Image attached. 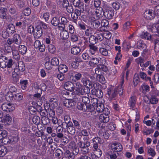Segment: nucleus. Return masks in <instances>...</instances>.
<instances>
[{"mask_svg": "<svg viewBox=\"0 0 159 159\" xmlns=\"http://www.w3.org/2000/svg\"><path fill=\"white\" fill-rule=\"evenodd\" d=\"M66 129L67 132L71 135H73L75 133V127L73 126V123L70 124V126H69Z\"/></svg>", "mask_w": 159, "mask_h": 159, "instance_id": "7c9ffc66", "label": "nucleus"}, {"mask_svg": "<svg viewBox=\"0 0 159 159\" xmlns=\"http://www.w3.org/2000/svg\"><path fill=\"white\" fill-rule=\"evenodd\" d=\"M51 64L52 66H58L59 64V60L56 57H53L51 60Z\"/></svg>", "mask_w": 159, "mask_h": 159, "instance_id": "79ce46f5", "label": "nucleus"}, {"mask_svg": "<svg viewBox=\"0 0 159 159\" xmlns=\"http://www.w3.org/2000/svg\"><path fill=\"white\" fill-rule=\"evenodd\" d=\"M14 96L12 93L8 92L5 95V98L8 101H14Z\"/></svg>", "mask_w": 159, "mask_h": 159, "instance_id": "c85d7f7f", "label": "nucleus"}, {"mask_svg": "<svg viewBox=\"0 0 159 159\" xmlns=\"http://www.w3.org/2000/svg\"><path fill=\"white\" fill-rule=\"evenodd\" d=\"M152 42H153L154 44V48L156 49H159V35H152Z\"/></svg>", "mask_w": 159, "mask_h": 159, "instance_id": "1a4fd4ad", "label": "nucleus"}, {"mask_svg": "<svg viewBox=\"0 0 159 159\" xmlns=\"http://www.w3.org/2000/svg\"><path fill=\"white\" fill-rule=\"evenodd\" d=\"M89 139L88 137H84L83 140L80 141L78 143L79 148L83 154H86L89 152V147L90 145Z\"/></svg>", "mask_w": 159, "mask_h": 159, "instance_id": "f257e3e1", "label": "nucleus"}, {"mask_svg": "<svg viewBox=\"0 0 159 159\" xmlns=\"http://www.w3.org/2000/svg\"><path fill=\"white\" fill-rule=\"evenodd\" d=\"M107 95V97L111 99L114 98L116 95V89L113 90L111 88H109L108 89Z\"/></svg>", "mask_w": 159, "mask_h": 159, "instance_id": "ddd939ff", "label": "nucleus"}, {"mask_svg": "<svg viewBox=\"0 0 159 159\" xmlns=\"http://www.w3.org/2000/svg\"><path fill=\"white\" fill-rule=\"evenodd\" d=\"M89 42L90 44H94L98 42L95 36L92 35L90 36L89 39Z\"/></svg>", "mask_w": 159, "mask_h": 159, "instance_id": "4c0bfd02", "label": "nucleus"}, {"mask_svg": "<svg viewBox=\"0 0 159 159\" xmlns=\"http://www.w3.org/2000/svg\"><path fill=\"white\" fill-rule=\"evenodd\" d=\"M14 43L17 45H20L21 42V39L20 36L17 34H15L13 37Z\"/></svg>", "mask_w": 159, "mask_h": 159, "instance_id": "aec40b11", "label": "nucleus"}, {"mask_svg": "<svg viewBox=\"0 0 159 159\" xmlns=\"http://www.w3.org/2000/svg\"><path fill=\"white\" fill-rule=\"evenodd\" d=\"M20 84L21 88L23 89H25L27 87L28 82L27 80H21L20 81Z\"/></svg>", "mask_w": 159, "mask_h": 159, "instance_id": "e433bc0d", "label": "nucleus"}, {"mask_svg": "<svg viewBox=\"0 0 159 159\" xmlns=\"http://www.w3.org/2000/svg\"><path fill=\"white\" fill-rule=\"evenodd\" d=\"M7 11L6 8L0 7V16L1 18L3 19L7 18Z\"/></svg>", "mask_w": 159, "mask_h": 159, "instance_id": "5701e85b", "label": "nucleus"}, {"mask_svg": "<svg viewBox=\"0 0 159 159\" xmlns=\"http://www.w3.org/2000/svg\"><path fill=\"white\" fill-rule=\"evenodd\" d=\"M53 37L51 34H49L46 37L45 42L47 44L50 43L51 41H52Z\"/></svg>", "mask_w": 159, "mask_h": 159, "instance_id": "052dcab7", "label": "nucleus"}, {"mask_svg": "<svg viewBox=\"0 0 159 159\" xmlns=\"http://www.w3.org/2000/svg\"><path fill=\"white\" fill-rule=\"evenodd\" d=\"M7 151L6 147L0 145V157L4 156L6 154Z\"/></svg>", "mask_w": 159, "mask_h": 159, "instance_id": "a878e982", "label": "nucleus"}, {"mask_svg": "<svg viewBox=\"0 0 159 159\" xmlns=\"http://www.w3.org/2000/svg\"><path fill=\"white\" fill-rule=\"evenodd\" d=\"M136 97L135 96H132L130 98L129 102V106L132 108L134 107L136 103Z\"/></svg>", "mask_w": 159, "mask_h": 159, "instance_id": "bb28decb", "label": "nucleus"}, {"mask_svg": "<svg viewBox=\"0 0 159 159\" xmlns=\"http://www.w3.org/2000/svg\"><path fill=\"white\" fill-rule=\"evenodd\" d=\"M65 88L66 90L70 92L74 91L75 89L74 84L71 81H67L65 83L64 85Z\"/></svg>", "mask_w": 159, "mask_h": 159, "instance_id": "0eeeda50", "label": "nucleus"}, {"mask_svg": "<svg viewBox=\"0 0 159 159\" xmlns=\"http://www.w3.org/2000/svg\"><path fill=\"white\" fill-rule=\"evenodd\" d=\"M43 34L42 29L40 26L37 25L34 30V38L38 39Z\"/></svg>", "mask_w": 159, "mask_h": 159, "instance_id": "20e7f679", "label": "nucleus"}, {"mask_svg": "<svg viewBox=\"0 0 159 159\" xmlns=\"http://www.w3.org/2000/svg\"><path fill=\"white\" fill-rule=\"evenodd\" d=\"M97 79L102 84H104L105 82V80L104 76L101 74L97 75Z\"/></svg>", "mask_w": 159, "mask_h": 159, "instance_id": "09e8293b", "label": "nucleus"}, {"mask_svg": "<svg viewBox=\"0 0 159 159\" xmlns=\"http://www.w3.org/2000/svg\"><path fill=\"white\" fill-rule=\"evenodd\" d=\"M23 13L25 16H28L31 13V10L29 7H26L23 11Z\"/></svg>", "mask_w": 159, "mask_h": 159, "instance_id": "774afa93", "label": "nucleus"}, {"mask_svg": "<svg viewBox=\"0 0 159 159\" xmlns=\"http://www.w3.org/2000/svg\"><path fill=\"white\" fill-rule=\"evenodd\" d=\"M110 111H108L106 113H103L99 116L100 121L102 122L107 123L109 120V116L108 115L110 114Z\"/></svg>", "mask_w": 159, "mask_h": 159, "instance_id": "39448f33", "label": "nucleus"}, {"mask_svg": "<svg viewBox=\"0 0 159 159\" xmlns=\"http://www.w3.org/2000/svg\"><path fill=\"white\" fill-rule=\"evenodd\" d=\"M107 153L111 159H116L118 156L117 155H119L118 152L114 151H110Z\"/></svg>", "mask_w": 159, "mask_h": 159, "instance_id": "cd10ccee", "label": "nucleus"}, {"mask_svg": "<svg viewBox=\"0 0 159 159\" xmlns=\"http://www.w3.org/2000/svg\"><path fill=\"white\" fill-rule=\"evenodd\" d=\"M63 104L67 107L70 108L75 105V102L72 99H66L63 102Z\"/></svg>", "mask_w": 159, "mask_h": 159, "instance_id": "f3484780", "label": "nucleus"}, {"mask_svg": "<svg viewBox=\"0 0 159 159\" xmlns=\"http://www.w3.org/2000/svg\"><path fill=\"white\" fill-rule=\"evenodd\" d=\"M41 122L45 125H47L49 123V120L48 117L45 116L42 117L41 118Z\"/></svg>", "mask_w": 159, "mask_h": 159, "instance_id": "6e6d98bb", "label": "nucleus"}, {"mask_svg": "<svg viewBox=\"0 0 159 159\" xmlns=\"http://www.w3.org/2000/svg\"><path fill=\"white\" fill-rule=\"evenodd\" d=\"M152 35H151L148 32H146L144 33L143 35L142 36L141 38L152 41Z\"/></svg>", "mask_w": 159, "mask_h": 159, "instance_id": "c9c22d12", "label": "nucleus"}, {"mask_svg": "<svg viewBox=\"0 0 159 159\" xmlns=\"http://www.w3.org/2000/svg\"><path fill=\"white\" fill-rule=\"evenodd\" d=\"M64 156L68 159H74L75 158L74 154L69 150H66L64 152Z\"/></svg>", "mask_w": 159, "mask_h": 159, "instance_id": "2f4dec72", "label": "nucleus"}, {"mask_svg": "<svg viewBox=\"0 0 159 159\" xmlns=\"http://www.w3.org/2000/svg\"><path fill=\"white\" fill-rule=\"evenodd\" d=\"M23 98V95L21 93L14 94V101H16L15 104L16 106H18L20 104V102L22 100Z\"/></svg>", "mask_w": 159, "mask_h": 159, "instance_id": "6e6552de", "label": "nucleus"}, {"mask_svg": "<svg viewBox=\"0 0 159 159\" xmlns=\"http://www.w3.org/2000/svg\"><path fill=\"white\" fill-rule=\"evenodd\" d=\"M139 78L138 75L135 74L134 75L133 79L134 84V86H136L139 82Z\"/></svg>", "mask_w": 159, "mask_h": 159, "instance_id": "69168bd1", "label": "nucleus"}, {"mask_svg": "<svg viewBox=\"0 0 159 159\" xmlns=\"http://www.w3.org/2000/svg\"><path fill=\"white\" fill-rule=\"evenodd\" d=\"M1 121L6 125H9L11 123L12 118L9 114H7L4 116L3 115Z\"/></svg>", "mask_w": 159, "mask_h": 159, "instance_id": "4468645a", "label": "nucleus"}, {"mask_svg": "<svg viewBox=\"0 0 159 159\" xmlns=\"http://www.w3.org/2000/svg\"><path fill=\"white\" fill-rule=\"evenodd\" d=\"M89 47L90 48V52L92 54H94L98 51V48L94 46V44H90Z\"/></svg>", "mask_w": 159, "mask_h": 159, "instance_id": "f704fd0d", "label": "nucleus"}, {"mask_svg": "<svg viewBox=\"0 0 159 159\" xmlns=\"http://www.w3.org/2000/svg\"><path fill=\"white\" fill-rule=\"evenodd\" d=\"M90 60L89 61V64H92L93 65H97L99 63L98 59L97 58L93 57L92 58H90Z\"/></svg>", "mask_w": 159, "mask_h": 159, "instance_id": "864d4df0", "label": "nucleus"}, {"mask_svg": "<svg viewBox=\"0 0 159 159\" xmlns=\"http://www.w3.org/2000/svg\"><path fill=\"white\" fill-rule=\"evenodd\" d=\"M64 122H66L67 123L70 124L73 123L72 122L70 121L71 118L70 116L66 115L64 116Z\"/></svg>", "mask_w": 159, "mask_h": 159, "instance_id": "e2e57ef3", "label": "nucleus"}, {"mask_svg": "<svg viewBox=\"0 0 159 159\" xmlns=\"http://www.w3.org/2000/svg\"><path fill=\"white\" fill-rule=\"evenodd\" d=\"M55 156L58 158H60L61 157L62 155L63 154V152L62 150L59 148L57 149L55 152Z\"/></svg>", "mask_w": 159, "mask_h": 159, "instance_id": "58836bf2", "label": "nucleus"}, {"mask_svg": "<svg viewBox=\"0 0 159 159\" xmlns=\"http://www.w3.org/2000/svg\"><path fill=\"white\" fill-rule=\"evenodd\" d=\"M149 86L147 85H143L140 87V89L142 90L143 93H145L149 91Z\"/></svg>", "mask_w": 159, "mask_h": 159, "instance_id": "49530a36", "label": "nucleus"}, {"mask_svg": "<svg viewBox=\"0 0 159 159\" xmlns=\"http://www.w3.org/2000/svg\"><path fill=\"white\" fill-rule=\"evenodd\" d=\"M94 106L92 104H89L86 106H84V104L81 102H79L77 103V108L79 110L86 111L87 110L89 112L93 111L95 109Z\"/></svg>", "mask_w": 159, "mask_h": 159, "instance_id": "f03ea898", "label": "nucleus"}, {"mask_svg": "<svg viewBox=\"0 0 159 159\" xmlns=\"http://www.w3.org/2000/svg\"><path fill=\"white\" fill-rule=\"evenodd\" d=\"M81 82L83 85L86 87H88L91 89L92 88V82L90 81L86 77L83 78L81 80Z\"/></svg>", "mask_w": 159, "mask_h": 159, "instance_id": "f8f14e48", "label": "nucleus"}, {"mask_svg": "<svg viewBox=\"0 0 159 159\" xmlns=\"http://www.w3.org/2000/svg\"><path fill=\"white\" fill-rule=\"evenodd\" d=\"M9 8V12L11 14H16V11L15 7L14 6H10Z\"/></svg>", "mask_w": 159, "mask_h": 159, "instance_id": "13d9d810", "label": "nucleus"}, {"mask_svg": "<svg viewBox=\"0 0 159 159\" xmlns=\"http://www.w3.org/2000/svg\"><path fill=\"white\" fill-rule=\"evenodd\" d=\"M91 26L94 29H97L100 26V22L94 18H91L90 19Z\"/></svg>", "mask_w": 159, "mask_h": 159, "instance_id": "9d476101", "label": "nucleus"}, {"mask_svg": "<svg viewBox=\"0 0 159 159\" xmlns=\"http://www.w3.org/2000/svg\"><path fill=\"white\" fill-rule=\"evenodd\" d=\"M18 50L22 54H25L27 52V48L25 45H19L18 47Z\"/></svg>", "mask_w": 159, "mask_h": 159, "instance_id": "c756f323", "label": "nucleus"}, {"mask_svg": "<svg viewBox=\"0 0 159 159\" xmlns=\"http://www.w3.org/2000/svg\"><path fill=\"white\" fill-rule=\"evenodd\" d=\"M148 99L149 100V103L151 104H156L158 102V100L155 95L150 94V96L148 97Z\"/></svg>", "mask_w": 159, "mask_h": 159, "instance_id": "412c9836", "label": "nucleus"}, {"mask_svg": "<svg viewBox=\"0 0 159 159\" xmlns=\"http://www.w3.org/2000/svg\"><path fill=\"white\" fill-rule=\"evenodd\" d=\"M33 122L36 125H38L40 122V117L37 116H34L33 118Z\"/></svg>", "mask_w": 159, "mask_h": 159, "instance_id": "5fc2aeb1", "label": "nucleus"}, {"mask_svg": "<svg viewBox=\"0 0 159 159\" xmlns=\"http://www.w3.org/2000/svg\"><path fill=\"white\" fill-rule=\"evenodd\" d=\"M73 122L74 124L75 127L80 130L81 126L78 121L75 120H73Z\"/></svg>", "mask_w": 159, "mask_h": 159, "instance_id": "338daca9", "label": "nucleus"}, {"mask_svg": "<svg viewBox=\"0 0 159 159\" xmlns=\"http://www.w3.org/2000/svg\"><path fill=\"white\" fill-rule=\"evenodd\" d=\"M116 90V93L117 92L120 96L123 97L125 96L123 87H118Z\"/></svg>", "mask_w": 159, "mask_h": 159, "instance_id": "37998d69", "label": "nucleus"}, {"mask_svg": "<svg viewBox=\"0 0 159 159\" xmlns=\"http://www.w3.org/2000/svg\"><path fill=\"white\" fill-rule=\"evenodd\" d=\"M104 11L101 7H98L95 10V13L98 18L102 17L104 14Z\"/></svg>", "mask_w": 159, "mask_h": 159, "instance_id": "6ab92c4d", "label": "nucleus"}, {"mask_svg": "<svg viewBox=\"0 0 159 159\" xmlns=\"http://www.w3.org/2000/svg\"><path fill=\"white\" fill-rule=\"evenodd\" d=\"M18 141L17 138L15 136H11L9 137V144H14Z\"/></svg>", "mask_w": 159, "mask_h": 159, "instance_id": "de8ad7c7", "label": "nucleus"}, {"mask_svg": "<svg viewBox=\"0 0 159 159\" xmlns=\"http://www.w3.org/2000/svg\"><path fill=\"white\" fill-rule=\"evenodd\" d=\"M76 84L77 85L78 84V87H77L75 88V94L79 96L84 95L85 93V92H85L84 91L85 90H83V89L82 88L79 86V85L80 84V83L77 82Z\"/></svg>", "mask_w": 159, "mask_h": 159, "instance_id": "2eb2a0df", "label": "nucleus"}, {"mask_svg": "<svg viewBox=\"0 0 159 159\" xmlns=\"http://www.w3.org/2000/svg\"><path fill=\"white\" fill-rule=\"evenodd\" d=\"M11 33H13L15 31V26L12 24H9L6 29Z\"/></svg>", "mask_w": 159, "mask_h": 159, "instance_id": "a19ab883", "label": "nucleus"}, {"mask_svg": "<svg viewBox=\"0 0 159 159\" xmlns=\"http://www.w3.org/2000/svg\"><path fill=\"white\" fill-rule=\"evenodd\" d=\"M114 15V11L111 8L107 9L105 10L104 15L108 19H111Z\"/></svg>", "mask_w": 159, "mask_h": 159, "instance_id": "423d86ee", "label": "nucleus"}, {"mask_svg": "<svg viewBox=\"0 0 159 159\" xmlns=\"http://www.w3.org/2000/svg\"><path fill=\"white\" fill-rule=\"evenodd\" d=\"M18 67L20 71H23L25 70V64L22 61H20L18 63Z\"/></svg>", "mask_w": 159, "mask_h": 159, "instance_id": "3c124183", "label": "nucleus"}, {"mask_svg": "<svg viewBox=\"0 0 159 159\" xmlns=\"http://www.w3.org/2000/svg\"><path fill=\"white\" fill-rule=\"evenodd\" d=\"M80 48L77 46H75L71 48V53L74 55H77L80 52Z\"/></svg>", "mask_w": 159, "mask_h": 159, "instance_id": "473e14b6", "label": "nucleus"}, {"mask_svg": "<svg viewBox=\"0 0 159 159\" xmlns=\"http://www.w3.org/2000/svg\"><path fill=\"white\" fill-rule=\"evenodd\" d=\"M49 51L51 53H54L56 51V48L54 45L49 44L48 46Z\"/></svg>", "mask_w": 159, "mask_h": 159, "instance_id": "8fccbe9b", "label": "nucleus"}, {"mask_svg": "<svg viewBox=\"0 0 159 159\" xmlns=\"http://www.w3.org/2000/svg\"><path fill=\"white\" fill-rule=\"evenodd\" d=\"M144 17L147 20H151L155 17V14L151 10H148L146 11L144 13Z\"/></svg>", "mask_w": 159, "mask_h": 159, "instance_id": "9b49d317", "label": "nucleus"}, {"mask_svg": "<svg viewBox=\"0 0 159 159\" xmlns=\"http://www.w3.org/2000/svg\"><path fill=\"white\" fill-rule=\"evenodd\" d=\"M60 36L63 40H66L69 37V33L67 30H64L61 32Z\"/></svg>", "mask_w": 159, "mask_h": 159, "instance_id": "393cba45", "label": "nucleus"}, {"mask_svg": "<svg viewBox=\"0 0 159 159\" xmlns=\"http://www.w3.org/2000/svg\"><path fill=\"white\" fill-rule=\"evenodd\" d=\"M1 143H2L5 145L9 144V137H6L2 139Z\"/></svg>", "mask_w": 159, "mask_h": 159, "instance_id": "680f3d73", "label": "nucleus"}, {"mask_svg": "<svg viewBox=\"0 0 159 159\" xmlns=\"http://www.w3.org/2000/svg\"><path fill=\"white\" fill-rule=\"evenodd\" d=\"M99 52L100 53L105 56H107L108 54V50L106 48H100Z\"/></svg>", "mask_w": 159, "mask_h": 159, "instance_id": "4d7b16f0", "label": "nucleus"}, {"mask_svg": "<svg viewBox=\"0 0 159 159\" xmlns=\"http://www.w3.org/2000/svg\"><path fill=\"white\" fill-rule=\"evenodd\" d=\"M7 65L8 68H11L12 66L13 65L14 63L12 59H9L8 60L6 61Z\"/></svg>", "mask_w": 159, "mask_h": 159, "instance_id": "0e129e2a", "label": "nucleus"}, {"mask_svg": "<svg viewBox=\"0 0 159 159\" xmlns=\"http://www.w3.org/2000/svg\"><path fill=\"white\" fill-rule=\"evenodd\" d=\"M81 7H83V6H80V8H79V9H76L75 10L74 13L78 16H80L81 13L83 12V11H84L83 8L81 7V9L80 8Z\"/></svg>", "mask_w": 159, "mask_h": 159, "instance_id": "603ef678", "label": "nucleus"}, {"mask_svg": "<svg viewBox=\"0 0 159 159\" xmlns=\"http://www.w3.org/2000/svg\"><path fill=\"white\" fill-rule=\"evenodd\" d=\"M2 109L4 111L11 112L15 109L14 104L10 103H4L1 106Z\"/></svg>", "mask_w": 159, "mask_h": 159, "instance_id": "7ed1b4c3", "label": "nucleus"}, {"mask_svg": "<svg viewBox=\"0 0 159 159\" xmlns=\"http://www.w3.org/2000/svg\"><path fill=\"white\" fill-rule=\"evenodd\" d=\"M137 47L139 49L141 48L143 50H144L146 48V46L145 44L139 41L137 43Z\"/></svg>", "mask_w": 159, "mask_h": 159, "instance_id": "a18cd8bd", "label": "nucleus"}, {"mask_svg": "<svg viewBox=\"0 0 159 159\" xmlns=\"http://www.w3.org/2000/svg\"><path fill=\"white\" fill-rule=\"evenodd\" d=\"M111 148L114 149V152H116L121 151L122 150V145L119 143H113L111 145Z\"/></svg>", "mask_w": 159, "mask_h": 159, "instance_id": "dca6fc26", "label": "nucleus"}, {"mask_svg": "<svg viewBox=\"0 0 159 159\" xmlns=\"http://www.w3.org/2000/svg\"><path fill=\"white\" fill-rule=\"evenodd\" d=\"M96 110L98 112H102L104 111V105L103 104L101 103L99 105L98 104L97 106H95Z\"/></svg>", "mask_w": 159, "mask_h": 159, "instance_id": "ea45409f", "label": "nucleus"}, {"mask_svg": "<svg viewBox=\"0 0 159 159\" xmlns=\"http://www.w3.org/2000/svg\"><path fill=\"white\" fill-rule=\"evenodd\" d=\"M147 149L148 153L152 157H153L156 155V153L155 150L150 146H148L147 148Z\"/></svg>", "mask_w": 159, "mask_h": 159, "instance_id": "72a5a7b5", "label": "nucleus"}, {"mask_svg": "<svg viewBox=\"0 0 159 159\" xmlns=\"http://www.w3.org/2000/svg\"><path fill=\"white\" fill-rule=\"evenodd\" d=\"M91 93L93 95H95L97 97L100 98H102L103 96V93L102 90L100 89H93L91 90Z\"/></svg>", "mask_w": 159, "mask_h": 159, "instance_id": "a211bd4d", "label": "nucleus"}, {"mask_svg": "<svg viewBox=\"0 0 159 159\" xmlns=\"http://www.w3.org/2000/svg\"><path fill=\"white\" fill-rule=\"evenodd\" d=\"M60 18L57 17H53L51 21L52 25L54 26H57L60 24Z\"/></svg>", "mask_w": 159, "mask_h": 159, "instance_id": "b1692460", "label": "nucleus"}, {"mask_svg": "<svg viewBox=\"0 0 159 159\" xmlns=\"http://www.w3.org/2000/svg\"><path fill=\"white\" fill-rule=\"evenodd\" d=\"M81 134L83 136L86 137H88L89 134H90L89 129H84L82 130L81 131Z\"/></svg>", "mask_w": 159, "mask_h": 159, "instance_id": "bf43d9fd", "label": "nucleus"}, {"mask_svg": "<svg viewBox=\"0 0 159 159\" xmlns=\"http://www.w3.org/2000/svg\"><path fill=\"white\" fill-rule=\"evenodd\" d=\"M58 70L60 73H64L67 71L68 68L66 65L60 64L58 66Z\"/></svg>", "mask_w": 159, "mask_h": 159, "instance_id": "4be33fe9", "label": "nucleus"}, {"mask_svg": "<svg viewBox=\"0 0 159 159\" xmlns=\"http://www.w3.org/2000/svg\"><path fill=\"white\" fill-rule=\"evenodd\" d=\"M82 101L84 104V106L89 104L90 103L89 98L86 96H83L82 97Z\"/></svg>", "mask_w": 159, "mask_h": 159, "instance_id": "c03bdc74", "label": "nucleus"}]
</instances>
